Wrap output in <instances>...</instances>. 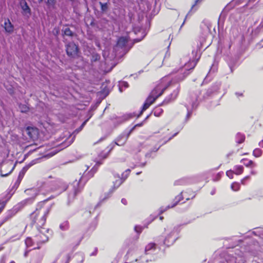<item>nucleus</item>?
Listing matches in <instances>:
<instances>
[{"label":"nucleus","instance_id":"nucleus-1","mask_svg":"<svg viewBox=\"0 0 263 263\" xmlns=\"http://www.w3.org/2000/svg\"><path fill=\"white\" fill-rule=\"evenodd\" d=\"M49 210L46 209L44 211L36 210L30 215L31 219V225L36 224V227L39 233L34 237V241L37 245V247L34 249H39L41 246L47 242L49 240V235L51 234L52 231L49 229L42 228L46 220V216L49 213Z\"/></svg>","mask_w":263,"mask_h":263},{"label":"nucleus","instance_id":"nucleus-2","mask_svg":"<svg viewBox=\"0 0 263 263\" xmlns=\"http://www.w3.org/2000/svg\"><path fill=\"white\" fill-rule=\"evenodd\" d=\"M218 263H245L244 253L238 248L229 250Z\"/></svg>","mask_w":263,"mask_h":263},{"label":"nucleus","instance_id":"nucleus-3","mask_svg":"<svg viewBox=\"0 0 263 263\" xmlns=\"http://www.w3.org/2000/svg\"><path fill=\"white\" fill-rule=\"evenodd\" d=\"M34 197H32L27 198L13 206V208L8 211L6 216L1 220L0 223L3 224L5 222L10 219L19 211H20L24 206L27 204L32 203L34 201Z\"/></svg>","mask_w":263,"mask_h":263},{"label":"nucleus","instance_id":"nucleus-4","mask_svg":"<svg viewBox=\"0 0 263 263\" xmlns=\"http://www.w3.org/2000/svg\"><path fill=\"white\" fill-rule=\"evenodd\" d=\"M178 227H174L173 229L169 230L168 227L165 228V231L166 232L167 235L164 237L162 236H160L162 239V242L159 244H163V245L169 247L173 245L175 241L178 239V237L175 235V233L177 231Z\"/></svg>","mask_w":263,"mask_h":263},{"label":"nucleus","instance_id":"nucleus-5","mask_svg":"<svg viewBox=\"0 0 263 263\" xmlns=\"http://www.w3.org/2000/svg\"><path fill=\"white\" fill-rule=\"evenodd\" d=\"M199 94V91H196L192 94H191L189 98L188 99V102L190 104H191L192 109H190L187 106H186L187 112L185 118V121H187L189 118L191 117L192 114V110L194 109H196L199 104V98L198 95Z\"/></svg>","mask_w":263,"mask_h":263},{"label":"nucleus","instance_id":"nucleus-6","mask_svg":"<svg viewBox=\"0 0 263 263\" xmlns=\"http://www.w3.org/2000/svg\"><path fill=\"white\" fill-rule=\"evenodd\" d=\"M150 105H151L149 103H148L147 102L145 101V102L144 103V104L142 107L141 111L138 115L136 114L134 112V113H129V114L124 115L123 116L118 118L117 119V122H118L119 124H121V123H123L124 122H125L131 118H133L136 116L137 118H139L142 114L143 111H145L146 109H147L149 107Z\"/></svg>","mask_w":263,"mask_h":263},{"label":"nucleus","instance_id":"nucleus-7","mask_svg":"<svg viewBox=\"0 0 263 263\" xmlns=\"http://www.w3.org/2000/svg\"><path fill=\"white\" fill-rule=\"evenodd\" d=\"M81 179V178L79 182L76 180L73 182L72 191L68 195V204L74 199L76 196L82 190L83 185H81L80 183Z\"/></svg>","mask_w":263,"mask_h":263},{"label":"nucleus","instance_id":"nucleus-8","mask_svg":"<svg viewBox=\"0 0 263 263\" xmlns=\"http://www.w3.org/2000/svg\"><path fill=\"white\" fill-rule=\"evenodd\" d=\"M128 42V37L126 36H121L118 40L116 46L114 47V50H119V49L122 50L124 53H127L129 49L131 48L127 47V44Z\"/></svg>","mask_w":263,"mask_h":263},{"label":"nucleus","instance_id":"nucleus-9","mask_svg":"<svg viewBox=\"0 0 263 263\" xmlns=\"http://www.w3.org/2000/svg\"><path fill=\"white\" fill-rule=\"evenodd\" d=\"M199 58L195 59L193 61H190L188 63L184 65V71L180 74V76H178L177 78V81H181L184 79V78L189 75V71L194 69L195 67L197 62L198 61Z\"/></svg>","mask_w":263,"mask_h":263},{"label":"nucleus","instance_id":"nucleus-10","mask_svg":"<svg viewBox=\"0 0 263 263\" xmlns=\"http://www.w3.org/2000/svg\"><path fill=\"white\" fill-rule=\"evenodd\" d=\"M140 4L146 5V11L149 12L152 15L157 14L160 10V6H157V1H141Z\"/></svg>","mask_w":263,"mask_h":263},{"label":"nucleus","instance_id":"nucleus-11","mask_svg":"<svg viewBox=\"0 0 263 263\" xmlns=\"http://www.w3.org/2000/svg\"><path fill=\"white\" fill-rule=\"evenodd\" d=\"M133 132V128H131L129 130H124L116 138L115 144L119 146L123 145Z\"/></svg>","mask_w":263,"mask_h":263},{"label":"nucleus","instance_id":"nucleus-12","mask_svg":"<svg viewBox=\"0 0 263 263\" xmlns=\"http://www.w3.org/2000/svg\"><path fill=\"white\" fill-rule=\"evenodd\" d=\"M79 50L78 46L73 42H69L66 45V53L70 58H75L77 55Z\"/></svg>","mask_w":263,"mask_h":263},{"label":"nucleus","instance_id":"nucleus-13","mask_svg":"<svg viewBox=\"0 0 263 263\" xmlns=\"http://www.w3.org/2000/svg\"><path fill=\"white\" fill-rule=\"evenodd\" d=\"M183 199L182 192H181L179 195L176 196L175 199L173 200V203L172 204H169L167 206L164 207L162 206L159 209V214H162L163 212L166 211L167 210L173 208L176 206L178 203Z\"/></svg>","mask_w":263,"mask_h":263},{"label":"nucleus","instance_id":"nucleus-14","mask_svg":"<svg viewBox=\"0 0 263 263\" xmlns=\"http://www.w3.org/2000/svg\"><path fill=\"white\" fill-rule=\"evenodd\" d=\"M171 82L164 87H162L160 85H157L151 91L150 95L157 99L159 97L161 96L167 87L171 85Z\"/></svg>","mask_w":263,"mask_h":263},{"label":"nucleus","instance_id":"nucleus-15","mask_svg":"<svg viewBox=\"0 0 263 263\" xmlns=\"http://www.w3.org/2000/svg\"><path fill=\"white\" fill-rule=\"evenodd\" d=\"M180 90V85L177 84L176 88L171 93L168 97H167L162 103V104H167L171 101L175 100L178 95Z\"/></svg>","mask_w":263,"mask_h":263},{"label":"nucleus","instance_id":"nucleus-16","mask_svg":"<svg viewBox=\"0 0 263 263\" xmlns=\"http://www.w3.org/2000/svg\"><path fill=\"white\" fill-rule=\"evenodd\" d=\"M157 258L156 256L152 255L149 256L145 253L142 255L138 258H137L135 261L137 263H147L149 261H155Z\"/></svg>","mask_w":263,"mask_h":263},{"label":"nucleus","instance_id":"nucleus-17","mask_svg":"<svg viewBox=\"0 0 263 263\" xmlns=\"http://www.w3.org/2000/svg\"><path fill=\"white\" fill-rule=\"evenodd\" d=\"M157 251V245L155 243L151 242L147 244L145 248V253L149 256L155 255Z\"/></svg>","mask_w":263,"mask_h":263},{"label":"nucleus","instance_id":"nucleus-18","mask_svg":"<svg viewBox=\"0 0 263 263\" xmlns=\"http://www.w3.org/2000/svg\"><path fill=\"white\" fill-rule=\"evenodd\" d=\"M114 192L113 190L110 189L108 192H106L103 195H102L100 198L99 202L96 205L95 209L100 206L103 202L109 198Z\"/></svg>","mask_w":263,"mask_h":263},{"label":"nucleus","instance_id":"nucleus-19","mask_svg":"<svg viewBox=\"0 0 263 263\" xmlns=\"http://www.w3.org/2000/svg\"><path fill=\"white\" fill-rule=\"evenodd\" d=\"M193 182L192 177H184L179 180H176L174 184V185H184Z\"/></svg>","mask_w":263,"mask_h":263},{"label":"nucleus","instance_id":"nucleus-20","mask_svg":"<svg viewBox=\"0 0 263 263\" xmlns=\"http://www.w3.org/2000/svg\"><path fill=\"white\" fill-rule=\"evenodd\" d=\"M3 26L6 32L10 33L13 31L14 26L9 18L5 19Z\"/></svg>","mask_w":263,"mask_h":263},{"label":"nucleus","instance_id":"nucleus-21","mask_svg":"<svg viewBox=\"0 0 263 263\" xmlns=\"http://www.w3.org/2000/svg\"><path fill=\"white\" fill-rule=\"evenodd\" d=\"M20 5L23 10V14L30 15L31 14V9L26 1H20Z\"/></svg>","mask_w":263,"mask_h":263},{"label":"nucleus","instance_id":"nucleus-22","mask_svg":"<svg viewBox=\"0 0 263 263\" xmlns=\"http://www.w3.org/2000/svg\"><path fill=\"white\" fill-rule=\"evenodd\" d=\"M25 132L30 138L32 139L35 136L36 130L33 127L28 126L25 129Z\"/></svg>","mask_w":263,"mask_h":263},{"label":"nucleus","instance_id":"nucleus-23","mask_svg":"<svg viewBox=\"0 0 263 263\" xmlns=\"http://www.w3.org/2000/svg\"><path fill=\"white\" fill-rule=\"evenodd\" d=\"M237 63V60L236 59L231 58L228 61V64L230 68V72L233 73Z\"/></svg>","mask_w":263,"mask_h":263},{"label":"nucleus","instance_id":"nucleus-24","mask_svg":"<svg viewBox=\"0 0 263 263\" xmlns=\"http://www.w3.org/2000/svg\"><path fill=\"white\" fill-rule=\"evenodd\" d=\"M201 1H195L194 4L192 5L190 11L186 14L185 18L189 16L190 13H194L198 9L201 4Z\"/></svg>","mask_w":263,"mask_h":263},{"label":"nucleus","instance_id":"nucleus-25","mask_svg":"<svg viewBox=\"0 0 263 263\" xmlns=\"http://www.w3.org/2000/svg\"><path fill=\"white\" fill-rule=\"evenodd\" d=\"M118 177L119 178L115 181L113 182V186L110 189L111 190H113V192H115V191L117 190L124 182L122 179L120 178L119 175H118Z\"/></svg>","mask_w":263,"mask_h":263},{"label":"nucleus","instance_id":"nucleus-26","mask_svg":"<svg viewBox=\"0 0 263 263\" xmlns=\"http://www.w3.org/2000/svg\"><path fill=\"white\" fill-rule=\"evenodd\" d=\"M241 163H243V164L246 166V167H253L255 166V164L254 162L251 160H248L246 158H243L241 159Z\"/></svg>","mask_w":263,"mask_h":263},{"label":"nucleus","instance_id":"nucleus-27","mask_svg":"<svg viewBox=\"0 0 263 263\" xmlns=\"http://www.w3.org/2000/svg\"><path fill=\"white\" fill-rule=\"evenodd\" d=\"M245 140V136L240 133H238L235 137L236 142L240 144L244 142Z\"/></svg>","mask_w":263,"mask_h":263},{"label":"nucleus","instance_id":"nucleus-28","mask_svg":"<svg viewBox=\"0 0 263 263\" xmlns=\"http://www.w3.org/2000/svg\"><path fill=\"white\" fill-rule=\"evenodd\" d=\"M233 171L235 174L237 175H240L243 171V167L242 165H236L234 167Z\"/></svg>","mask_w":263,"mask_h":263},{"label":"nucleus","instance_id":"nucleus-29","mask_svg":"<svg viewBox=\"0 0 263 263\" xmlns=\"http://www.w3.org/2000/svg\"><path fill=\"white\" fill-rule=\"evenodd\" d=\"M102 164V162H97L95 165V166H94L92 168L91 170H90V172H89V174H90V177H92L93 176V174L97 172V170H98V167Z\"/></svg>","mask_w":263,"mask_h":263},{"label":"nucleus","instance_id":"nucleus-30","mask_svg":"<svg viewBox=\"0 0 263 263\" xmlns=\"http://www.w3.org/2000/svg\"><path fill=\"white\" fill-rule=\"evenodd\" d=\"M36 242L34 241V238L32 239L31 237H27L25 240V244L27 248L30 247Z\"/></svg>","mask_w":263,"mask_h":263},{"label":"nucleus","instance_id":"nucleus-31","mask_svg":"<svg viewBox=\"0 0 263 263\" xmlns=\"http://www.w3.org/2000/svg\"><path fill=\"white\" fill-rule=\"evenodd\" d=\"M62 31L64 33V34L68 36H73V32L68 27H66L62 29Z\"/></svg>","mask_w":263,"mask_h":263},{"label":"nucleus","instance_id":"nucleus-32","mask_svg":"<svg viewBox=\"0 0 263 263\" xmlns=\"http://www.w3.org/2000/svg\"><path fill=\"white\" fill-rule=\"evenodd\" d=\"M178 132L175 133L173 135H172L171 137L168 138L167 140L165 141L163 143H162L161 145H160L158 147H156V146L154 147L152 152H157L160 148V147H161V145H162L163 144L166 143L167 141L171 140L173 137L176 136L178 134Z\"/></svg>","mask_w":263,"mask_h":263},{"label":"nucleus","instance_id":"nucleus-33","mask_svg":"<svg viewBox=\"0 0 263 263\" xmlns=\"http://www.w3.org/2000/svg\"><path fill=\"white\" fill-rule=\"evenodd\" d=\"M99 4L101 6V9L102 12H106L108 9V5L107 3H102L99 1Z\"/></svg>","mask_w":263,"mask_h":263},{"label":"nucleus","instance_id":"nucleus-34","mask_svg":"<svg viewBox=\"0 0 263 263\" xmlns=\"http://www.w3.org/2000/svg\"><path fill=\"white\" fill-rule=\"evenodd\" d=\"M262 154V151L259 148H255L253 152V155L256 158L260 157Z\"/></svg>","mask_w":263,"mask_h":263},{"label":"nucleus","instance_id":"nucleus-35","mask_svg":"<svg viewBox=\"0 0 263 263\" xmlns=\"http://www.w3.org/2000/svg\"><path fill=\"white\" fill-rule=\"evenodd\" d=\"M129 85L127 82L125 81H121L119 82V90L120 92L123 91L122 88L124 87V88H126L128 87Z\"/></svg>","mask_w":263,"mask_h":263},{"label":"nucleus","instance_id":"nucleus-36","mask_svg":"<svg viewBox=\"0 0 263 263\" xmlns=\"http://www.w3.org/2000/svg\"><path fill=\"white\" fill-rule=\"evenodd\" d=\"M60 228L62 231H66L69 228V222L68 221H65L60 225Z\"/></svg>","mask_w":263,"mask_h":263},{"label":"nucleus","instance_id":"nucleus-37","mask_svg":"<svg viewBox=\"0 0 263 263\" xmlns=\"http://www.w3.org/2000/svg\"><path fill=\"white\" fill-rule=\"evenodd\" d=\"M163 109L159 107H156L153 111V113L155 116L159 117L163 112Z\"/></svg>","mask_w":263,"mask_h":263},{"label":"nucleus","instance_id":"nucleus-38","mask_svg":"<svg viewBox=\"0 0 263 263\" xmlns=\"http://www.w3.org/2000/svg\"><path fill=\"white\" fill-rule=\"evenodd\" d=\"M21 111L23 113H27L29 110V108L25 104H21L19 106Z\"/></svg>","mask_w":263,"mask_h":263},{"label":"nucleus","instance_id":"nucleus-39","mask_svg":"<svg viewBox=\"0 0 263 263\" xmlns=\"http://www.w3.org/2000/svg\"><path fill=\"white\" fill-rule=\"evenodd\" d=\"M231 187L232 190L234 191H237L239 190L240 188V184L238 182H233L231 186Z\"/></svg>","mask_w":263,"mask_h":263},{"label":"nucleus","instance_id":"nucleus-40","mask_svg":"<svg viewBox=\"0 0 263 263\" xmlns=\"http://www.w3.org/2000/svg\"><path fill=\"white\" fill-rule=\"evenodd\" d=\"M130 172V169L126 170L124 173H123L122 174V177L120 178L122 179L123 181H124L125 180V179L128 176Z\"/></svg>","mask_w":263,"mask_h":263},{"label":"nucleus","instance_id":"nucleus-41","mask_svg":"<svg viewBox=\"0 0 263 263\" xmlns=\"http://www.w3.org/2000/svg\"><path fill=\"white\" fill-rule=\"evenodd\" d=\"M21 237V235L16 234L14 236H11L8 240V242H12L16 240H19Z\"/></svg>","mask_w":263,"mask_h":263},{"label":"nucleus","instance_id":"nucleus-42","mask_svg":"<svg viewBox=\"0 0 263 263\" xmlns=\"http://www.w3.org/2000/svg\"><path fill=\"white\" fill-rule=\"evenodd\" d=\"M100 55L98 53H93L92 55L91 61V62H95L99 61L100 59Z\"/></svg>","mask_w":263,"mask_h":263},{"label":"nucleus","instance_id":"nucleus-43","mask_svg":"<svg viewBox=\"0 0 263 263\" xmlns=\"http://www.w3.org/2000/svg\"><path fill=\"white\" fill-rule=\"evenodd\" d=\"M156 99L153 97L152 96H151L150 94L148 96V97L147 98L146 100H145V101L146 102H147L148 103H149L150 105H151L152 104H153L154 101L156 100Z\"/></svg>","mask_w":263,"mask_h":263},{"label":"nucleus","instance_id":"nucleus-44","mask_svg":"<svg viewBox=\"0 0 263 263\" xmlns=\"http://www.w3.org/2000/svg\"><path fill=\"white\" fill-rule=\"evenodd\" d=\"M252 233L255 235L259 236L260 237H262V236H263V229H259L257 231H253Z\"/></svg>","mask_w":263,"mask_h":263},{"label":"nucleus","instance_id":"nucleus-45","mask_svg":"<svg viewBox=\"0 0 263 263\" xmlns=\"http://www.w3.org/2000/svg\"><path fill=\"white\" fill-rule=\"evenodd\" d=\"M88 121V119H87L86 120L84 121L82 124H81V125L77 129L75 130L74 132L75 133H78L79 132H80L82 129L84 127V126H85V125L86 124V122H87Z\"/></svg>","mask_w":263,"mask_h":263},{"label":"nucleus","instance_id":"nucleus-46","mask_svg":"<svg viewBox=\"0 0 263 263\" xmlns=\"http://www.w3.org/2000/svg\"><path fill=\"white\" fill-rule=\"evenodd\" d=\"M222 174H223V172H219L218 173H217L216 174V175L213 178V181H218L220 179Z\"/></svg>","mask_w":263,"mask_h":263},{"label":"nucleus","instance_id":"nucleus-47","mask_svg":"<svg viewBox=\"0 0 263 263\" xmlns=\"http://www.w3.org/2000/svg\"><path fill=\"white\" fill-rule=\"evenodd\" d=\"M134 229H135V231L137 233H141V232L142 231L143 228L142 226H135V228H134Z\"/></svg>","mask_w":263,"mask_h":263},{"label":"nucleus","instance_id":"nucleus-48","mask_svg":"<svg viewBox=\"0 0 263 263\" xmlns=\"http://www.w3.org/2000/svg\"><path fill=\"white\" fill-rule=\"evenodd\" d=\"M73 142V139H71L70 140V141L69 142H63L61 147H62V148H65L66 147H67L68 146L70 145Z\"/></svg>","mask_w":263,"mask_h":263},{"label":"nucleus","instance_id":"nucleus-49","mask_svg":"<svg viewBox=\"0 0 263 263\" xmlns=\"http://www.w3.org/2000/svg\"><path fill=\"white\" fill-rule=\"evenodd\" d=\"M234 174H235L234 171L231 170L227 171L226 172L227 176L230 179H232L233 178Z\"/></svg>","mask_w":263,"mask_h":263},{"label":"nucleus","instance_id":"nucleus-50","mask_svg":"<svg viewBox=\"0 0 263 263\" xmlns=\"http://www.w3.org/2000/svg\"><path fill=\"white\" fill-rule=\"evenodd\" d=\"M42 158H36V159H35L34 160H32L31 162L32 163V164L33 165L37 163H39L41 162V160Z\"/></svg>","mask_w":263,"mask_h":263},{"label":"nucleus","instance_id":"nucleus-51","mask_svg":"<svg viewBox=\"0 0 263 263\" xmlns=\"http://www.w3.org/2000/svg\"><path fill=\"white\" fill-rule=\"evenodd\" d=\"M28 166H26L25 165L22 170V171L20 173L19 177L21 176V174L24 175L26 172L28 170Z\"/></svg>","mask_w":263,"mask_h":263},{"label":"nucleus","instance_id":"nucleus-52","mask_svg":"<svg viewBox=\"0 0 263 263\" xmlns=\"http://www.w3.org/2000/svg\"><path fill=\"white\" fill-rule=\"evenodd\" d=\"M224 16L222 13H221V14L220 15V16L219 17L218 24H219L220 23H223L224 22Z\"/></svg>","mask_w":263,"mask_h":263},{"label":"nucleus","instance_id":"nucleus-53","mask_svg":"<svg viewBox=\"0 0 263 263\" xmlns=\"http://www.w3.org/2000/svg\"><path fill=\"white\" fill-rule=\"evenodd\" d=\"M168 2L169 1H165V5L166 7L169 9H174V8L171 7V5L169 4Z\"/></svg>","mask_w":263,"mask_h":263},{"label":"nucleus","instance_id":"nucleus-54","mask_svg":"<svg viewBox=\"0 0 263 263\" xmlns=\"http://www.w3.org/2000/svg\"><path fill=\"white\" fill-rule=\"evenodd\" d=\"M145 36V34L143 35V36L140 38V39H135L134 40V43H137V42H139L140 41H141L143 38Z\"/></svg>","mask_w":263,"mask_h":263},{"label":"nucleus","instance_id":"nucleus-55","mask_svg":"<svg viewBox=\"0 0 263 263\" xmlns=\"http://www.w3.org/2000/svg\"><path fill=\"white\" fill-rule=\"evenodd\" d=\"M14 166L13 167V168L11 169V170L8 173H7V174H3L2 173V170L1 171V175L3 177H5V176H8L9 174L11 173V172L12 171L13 169L14 168Z\"/></svg>","mask_w":263,"mask_h":263},{"label":"nucleus","instance_id":"nucleus-56","mask_svg":"<svg viewBox=\"0 0 263 263\" xmlns=\"http://www.w3.org/2000/svg\"><path fill=\"white\" fill-rule=\"evenodd\" d=\"M142 125H143V123L141 122L140 123H138V124L135 125L132 128H133V130H134L136 127H140V126H141Z\"/></svg>","mask_w":263,"mask_h":263},{"label":"nucleus","instance_id":"nucleus-57","mask_svg":"<svg viewBox=\"0 0 263 263\" xmlns=\"http://www.w3.org/2000/svg\"><path fill=\"white\" fill-rule=\"evenodd\" d=\"M62 259L65 261V263H68V256H62Z\"/></svg>","mask_w":263,"mask_h":263},{"label":"nucleus","instance_id":"nucleus-58","mask_svg":"<svg viewBox=\"0 0 263 263\" xmlns=\"http://www.w3.org/2000/svg\"><path fill=\"white\" fill-rule=\"evenodd\" d=\"M235 95L237 97H242L243 96V93L242 92H236L235 93Z\"/></svg>","mask_w":263,"mask_h":263},{"label":"nucleus","instance_id":"nucleus-59","mask_svg":"<svg viewBox=\"0 0 263 263\" xmlns=\"http://www.w3.org/2000/svg\"><path fill=\"white\" fill-rule=\"evenodd\" d=\"M249 178H250V176H247L245 177V178H243L241 180V183H242V184H245V181L246 180H247V179H248Z\"/></svg>","mask_w":263,"mask_h":263},{"label":"nucleus","instance_id":"nucleus-60","mask_svg":"<svg viewBox=\"0 0 263 263\" xmlns=\"http://www.w3.org/2000/svg\"><path fill=\"white\" fill-rule=\"evenodd\" d=\"M121 202L124 205H126L127 203V200L125 198H122L121 199Z\"/></svg>","mask_w":263,"mask_h":263},{"label":"nucleus","instance_id":"nucleus-61","mask_svg":"<svg viewBox=\"0 0 263 263\" xmlns=\"http://www.w3.org/2000/svg\"><path fill=\"white\" fill-rule=\"evenodd\" d=\"M233 1H231L224 8L225 10H228L229 9V7H231V2Z\"/></svg>","mask_w":263,"mask_h":263},{"label":"nucleus","instance_id":"nucleus-62","mask_svg":"<svg viewBox=\"0 0 263 263\" xmlns=\"http://www.w3.org/2000/svg\"><path fill=\"white\" fill-rule=\"evenodd\" d=\"M26 166H28L27 167L28 169L32 166H33V164H32L31 162H30L28 164L26 165Z\"/></svg>","mask_w":263,"mask_h":263},{"label":"nucleus","instance_id":"nucleus-63","mask_svg":"<svg viewBox=\"0 0 263 263\" xmlns=\"http://www.w3.org/2000/svg\"><path fill=\"white\" fill-rule=\"evenodd\" d=\"M258 145L259 146L263 148V139L259 142Z\"/></svg>","mask_w":263,"mask_h":263},{"label":"nucleus","instance_id":"nucleus-64","mask_svg":"<svg viewBox=\"0 0 263 263\" xmlns=\"http://www.w3.org/2000/svg\"><path fill=\"white\" fill-rule=\"evenodd\" d=\"M208 82V77L206 76L203 80V83H207Z\"/></svg>","mask_w":263,"mask_h":263}]
</instances>
